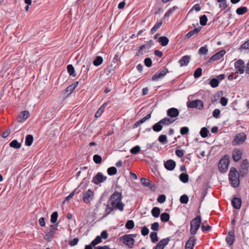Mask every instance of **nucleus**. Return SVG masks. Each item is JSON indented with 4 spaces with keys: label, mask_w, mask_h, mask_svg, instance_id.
I'll return each instance as SVG.
<instances>
[{
    "label": "nucleus",
    "mask_w": 249,
    "mask_h": 249,
    "mask_svg": "<svg viewBox=\"0 0 249 249\" xmlns=\"http://www.w3.org/2000/svg\"><path fill=\"white\" fill-rule=\"evenodd\" d=\"M209 133L208 129L205 127H202L200 131V134L202 138H206L208 136V134Z\"/></svg>",
    "instance_id": "ea45409f"
},
{
    "label": "nucleus",
    "mask_w": 249,
    "mask_h": 249,
    "mask_svg": "<svg viewBox=\"0 0 249 249\" xmlns=\"http://www.w3.org/2000/svg\"><path fill=\"white\" fill-rule=\"evenodd\" d=\"M107 172L109 175L112 176L117 173V170L115 167H110L107 169Z\"/></svg>",
    "instance_id": "37998d69"
},
{
    "label": "nucleus",
    "mask_w": 249,
    "mask_h": 249,
    "mask_svg": "<svg viewBox=\"0 0 249 249\" xmlns=\"http://www.w3.org/2000/svg\"><path fill=\"white\" fill-rule=\"evenodd\" d=\"M208 52V49L207 48V45L205 46L201 47L198 50V53L199 54H207Z\"/></svg>",
    "instance_id": "09e8293b"
},
{
    "label": "nucleus",
    "mask_w": 249,
    "mask_h": 249,
    "mask_svg": "<svg viewBox=\"0 0 249 249\" xmlns=\"http://www.w3.org/2000/svg\"><path fill=\"white\" fill-rule=\"evenodd\" d=\"M238 76V71L235 73H231L228 76V79L230 80H231L233 79H235Z\"/></svg>",
    "instance_id": "774afa93"
},
{
    "label": "nucleus",
    "mask_w": 249,
    "mask_h": 249,
    "mask_svg": "<svg viewBox=\"0 0 249 249\" xmlns=\"http://www.w3.org/2000/svg\"><path fill=\"white\" fill-rule=\"evenodd\" d=\"M158 140L161 143L163 144L166 143L167 142L166 136L165 135H161L159 136Z\"/></svg>",
    "instance_id": "13d9d810"
},
{
    "label": "nucleus",
    "mask_w": 249,
    "mask_h": 249,
    "mask_svg": "<svg viewBox=\"0 0 249 249\" xmlns=\"http://www.w3.org/2000/svg\"><path fill=\"white\" fill-rule=\"evenodd\" d=\"M217 1L220 3L219 7L222 9H225L228 7V5L226 0H217Z\"/></svg>",
    "instance_id": "79ce46f5"
},
{
    "label": "nucleus",
    "mask_w": 249,
    "mask_h": 249,
    "mask_svg": "<svg viewBox=\"0 0 249 249\" xmlns=\"http://www.w3.org/2000/svg\"><path fill=\"white\" fill-rule=\"evenodd\" d=\"M239 178V173L236 169L234 167L231 168L229 174V178L231 185L234 188L238 187L240 184Z\"/></svg>",
    "instance_id": "f03ea898"
},
{
    "label": "nucleus",
    "mask_w": 249,
    "mask_h": 249,
    "mask_svg": "<svg viewBox=\"0 0 249 249\" xmlns=\"http://www.w3.org/2000/svg\"><path fill=\"white\" fill-rule=\"evenodd\" d=\"M208 19L206 15H204L200 17V24L202 26H205L207 22Z\"/></svg>",
    "instance_id": "864d4df0"
},
{
    "label": "nucleus",
    "mask_w": 249,
    "mask_h": 249,
    "mask_svg": "<svg viewBox=\"0 0 249 249\" xmlns=\"http://www.w3.org/2000/svg\"><path fill=\"white\" fill-rule=\"evenodd\" d=\"M244 62L242 59H239L234 63V67L237 70L238 72L240 74L244 73Z\"/></svg>",
    "instance_id": "f8f14e48"
},
{
    "label": "nucleus",
    "mask_w": 249,
    "mask_h": 249,
    "mask_svg": "<svg viewBox=\"0 0 249 249\" xmlns=\"http://www.w3.org/2000/svg\"><path fill=\"white\" fill-rule=\"evenodd\" d=\"M107 104V103H105L103 105L99 108L98 111L96 112L95 117L96 118L99 117L101 116L102 114L104 111V109Z\"/></svg>",
    "instance_id": "a878e982"
},
{
    "label": "nucleus",
    "mask_w": 249,
    "mask_h": 249,
    "mask_svg": "<svg viewBox=\"0 0 249 249\" xmlns=\"http://www.w3.org/2000/svg\"><path fill=\"white\" fill-rule=\"evenodd\" d=\"M202 27L199 26L197 28H195L193 30L189 32L185 36V39H189L191 36H196L198 33L201 31Z\"/></svg>",
    "instance_id": "2eb2a0df"
},
{
    "label": "nucleus",
    "mask_w": 249,
    "mask_h": 249,
    "mask_svg": "<svg viewBox=\"0 0 249 249\" xmlns=\"http://www.w3.org/2000/svg\"><path fill=\"white\" fill-rule=\"evenodd\" d=\"M248 8L247 7L242 6L237 8L236 10L237 14L242 15L247 12Z\"/></svg>",
    "instance_id": "473e14b6"
},
{
    "label": "nucleus",
    "mask_w": 249,
    "mask_h": 249,
    "mask_svg": "<svg viewBox=\"0 0 249 249\" xmlns=\"http://www.w3.org/2000/svg\"><path fill=\"white\" fill-rule=\"evenodd\" d=\"M57 218H58V213L57 212H53L52 215H51V222L53 223V224H54L55 223L57 220Z\"/></svg>",
    "instance_id": "8fccbe9b"
},
{
    "label": "nucleus",
    "mask_w": 249,
    "mask_h": 249,
    "mask_svg": "<svg viewBox=\"0 0 249 249\" xmlns=\"http://www.w3.org/2000/svg\"><path fill=\"white\" fill-rule=\"evenodd\" d=\"M67 70L70 75L72 76L73 77L76 76V74L75 73V70L72 65L70 64L67 66Z\"/></svg>",
    "instance_id": "c756f323"
},
{
    "label": "nucleus",
    "mask_w": 249,
    "mask_h": 249,
    "mask_svg": "<svg viewBox=\"0 0 249 249\" xmlns=\"http://www.w3.org/2000/svg\"><path fill=\"white\" fill-rule=\"evenodd\" d=\"M134 227V222L132 220H128L125 224V227L127 229H132Z\"/></svg>",
    "instance_id": "de8ad7c7"
},
{
    "label": "nucleus",
    "mask_w": 249,
    "mask_h": 249,
    "mask_svg": "<svg viewBox=\"0 0 249 249\" xmlns=\"http://www.w3.org/2000/svg\"><path fill=\"white\" fill-rule=\"evenodd\" d=\"M141 183L142 185L145 187H149L151 188V182L150 180H149L148 179L142 178H141Z\"/></svg>",
    "instance_id": "58836bf2"
},
{
    "label": "nucleus",
    "mask_w": 249,
    "mask_h": 249,
    "mask_svg": "<svg viewBox=\"0 0 249 249\" xmlns=\"http://www.w3.org/2000/svg\"><path fill=\"white\" fill-rule=\"evenodd\" d=\"M166 200V196L164 195H160L158 199V201L160 203H162L165 202Z\"/></svg>",
    "instance_id": "0e129e2a"
},
{
    "label": "nucleus",
    "mask_w": 249,
    "mask_h": 249,
    "mask_svg": "<svg viewBox=\"0 0 249 249\" xmlns=\"http://www.w3.org/2000/svg\"><path fill=\"white\" fill-rule=\"evenodd\" d=\"M123 196L121 193L115 191L110 196L105 210L104 216H106L114 212L115 210L123 212L124 210V204L122 202Z\"/></svg>",
    "instance_id": "f257e3e1"
},
{
    "label": "nucleus",
    "mask_w": 249,
    "mask_h": 249,
    "mask_svg": "<svg viewBox=\"0 0 249 249\" xmlns=\"http://www.w3.org/2000/svg\"><path fill=\"white\" fill-rule=\"evenodd\" d=\"M154 44V42L152 40H150L147 43L145 44H143L140 46L139 51L138 52L139 53L142 54V50L144 48L150 49V47Z\"/></svg>",
    "instance_id": "5701e85b"
},
{
    "label": "nucleus",
    "mask_w": 249,
    "mask_h": 249,
    "mask_svg": "<svg viewBox=\"0 0 249 249\" xmlns=\"http://www.w3.org/2000/svg\"><path fill=\"white\" fill-rule=\"evenodd\" d=\"M79 241V239L77 237L74 238L72 240H71L69 242V245L71 247L74 246L76 245Z\"/></svg>",
    "instance_id": "69168bd1"
},
{
    "label": "nucleus",
    "mask_w": 249,
    "mask_h": 249,
    "mask_svg": "<svg viewBox=\"0 0 249 249\" xmlns=\"http://www.w3.org/2000/svg\"><path fill=\"white\" fill-rule=\"evenodd\" d=\"M29 113L28 111H23L20 112L18 118V122L22 123L25 121L29 116Z\"/></svg>",
    "instance_id": "aec40b11"
},
{
    "label": "nucleus",
    "mask_w": 249,
    "mask_h": 249,
    "mask_svg": "<svg viewBox=\"0 0 249 249\" xmlns=\"http://www.w3.org/2000/svg\"><path fill=\"white\" fill-rule=\"evenodd\" d=\"M170 241L169 238H164L158 243V245L162 248L163 249L168 244L169 242Z\"/></svg>",
    "instance_id": "72a5a7b5"
},
{
    "label": "nucleus",
    "mask_w": 249,
    "mask_h": 249,
    "mask_svg": "<svg viewBox=\"0 0 249 249\" xmlns=\"http://www.w3.org/2000/svg\"><path fill=\"white\" fill-rule=\"evenodd\" d=\"M220 114V110L218 109H215L213 112V116L215 118H218Z\"/></svg>",
    "instance_id": "338daca9"
},
{
    "label": "nucleus",
    "mask_w": 249,
    "mask_h": 249,
    "mask_svg": "<svg viewBox=\"0 0 249 249\" xmlns=\"http://www.w3.org/2000/svg\"><path fill=\"white\" fill-rule=\"evenodd\" d=\"M163 126L161 123H160V121L156 123L153 126L152 129L155 132H160Z\"/></svg>",
    "instance_id": "2f4dec72"
},
{
    "label": "nucleus",
    "mask_w": 249,
    "mask_h": 249,
    "mask_svg": "<svg viewBox=\"0 0 249 249\" xmlns=\"http://www.w3.org/2000/svg\"><path fill=\"white\" fill-rule=\"evenodd\" d=\"M170 215L167 213H163L160 215L161 221L163 222H166L169 220Z\"/></svg>",
    "instance_id": "4c0bfd02"
},
{
    "label": "nucleus",
    "mask_w": 249,
    "mask_h": 249,
    "mask_svg": "<svg viewBox=\"0 0 249 249\" xmlns=\"http://www.w3.org/2000/svg\"><path fill=\"white\" fill-rule=\"evenodd\" d=\"M94 198V193L91 189H89L83 195V200L86 204L89 203Z\"/></svg>",
    "instance_id": "6e6552de"
},
{
    "label": "nucleus",
    "mask_w": 249,
    "mask_h": 249,
    "mask_svg": "<svg viewBox=\"0 0 249 249\" xmlns=\"http://www.w3.org/2000/svg\"><path fill=\"white\" fill-rule=\"evenodd\" d=\"M247 139V136L244 132L238 133L236 134L231 143L233 146L240 145L244 143Z\"/></svg>",
    "instance_id": "20e7f679"
},
{
    "label": "nucleus",
    "mask_w": 249,
    "mask_h": 249,
    "mask_svg": "<svg viewBox=\"0 0 249 249\" xmlns=\"http://www.w3.org/2000/svg\"><path fill=\"white\" fill-rule=\"evenodd\" d=\"M176 120V119L172 120L171 118L165 117L160 121V123H161L162 125H169L172 124Z\"/></svg>",
    "instance_id": "b1692460"
},
{
    "label": "nucleus",
    "mask_w": 249,
    "mask_h": 249,
    "mask_svg": "<svg viewBox=\"0 0 249 249\" xmlns=\"http://www.w3.org/2000/svg\"><path fill=\"white\" fill-rule=\"evenodd\" d=\"M93 160L96 164H101L102 161V159L101 156L96 154L93 156Z\"/></svg>",
    "instance_id": "c03bdc74"
},
{
    "label": "nucleus",
    "mask_w": 249,
    "mask_h": 249,
    "mask_svg": "<svg viewBox=\"0 0 249 249\" xmlns=\"http://www.w3.org/2000/svg\"><path fill=\"white\" fill-rule=\"evenodd\" d=\"M179 179L182 182L186 183L188 182L189 176L188 175L185 173H182L179 176Z\"/></svg>",
    "instance_id": "e433bc0d"
},
{
    "label": "nucleus",
    "mask_w": 249,
    "mask_h": 249,
    "mask_svg": "<svg viewBox=\"0 0 249 249\" xmlns=\"http://www.w3.org/2000/svg\"><path fill=\"white\" fill-rule=\"evenodd\" d=\"M179 114V110L175 107H172L167 110V115L170 118H176Z\"/></svg>",
    "instance_id": "4468645a"
},
{
    "label": "nucleus",
    "mask_w": 249,
    "mask_h": 249,
    "mask_svg": "<svg viewBox=\"0 0 249 249\" xmlns=\"http://www.w3.org/2000/svg\"><path fill=\"white\" fill-rule=\"evenodd\" d=\"M103 58L100 56H97L93 62V64L95 66H98L103 63Z\"/></svg>",
    "instance_id": "c9c22d12"
},
{
    "label": "nucleus",
    "mask_w": 249,
    "mask_h": 249,
    "mask_svg": "<svg viewBox=\"0 0 249 249\" xmlns=\"http://www.w3.org/2000/svg\"><path fill=\"white\" fill-rule=\"evenodd\" d=\"M239 50L240 51H242V50H248L249 51V40L243 43L240 46Z\"/></svg>",
    "instance_id": "4d7b16f0"
},
{
    "label": "nucleus",
    "mask_w": 249,
    "mask_h": 249,
    "mask_svg": "<svg viewBox=\"0 0 249 249\" xmlns=\"http://www.w3.org/2000/svg\"><path fill=\"white\" fill-rule=\"evenodd\" d=\"M158 41L161 46H165L168 44L169 39L166 36H161L159 38Z\"/></svg>",
    "instance_id": "393cba45"
},
{
    "label": "nucleus",
    "mask_w": 249,
    "mask_h": 249,
    "mask_svg": "<svg viewBox=\"0 0 249 249\" xmlns=\"http://www.w3.org/2000/svg\"><path fill=\"white\" fill-rule=\"evenodd\" d=\"M57 226L55 225H51L50 226V229H49V231H48L45 235V239L48 241H51L53 238V235L55 232V231L57 230Z\"/></svg>",
    "instance_id": "9d476101"
},
{
    "label": "nucleus",
    "mask_w": 249,
    "mask_h": 249,
    "mask_svg": "<svg viewBox=\"0 0 249 249\" xmlns=\"http://www.w3.org/2000/svg\"><path fill=\"white\" fill-rule=\"evenodd\" d=\"M187 106L189 108H196L201 110L203 108V102L200 100H196L188 102Z\"/></svg>",
    "instance_id": "0eeeda50"
},
{
    "label": "nucleus",
    "mask_w": 249,
    "mask_h": 249,
    "mask_svg": "<svg viewBox=\"0 0 249 249\" xmlns=\"http://www.w3.org/2000/svg\"><path fill=\"white\" fill-rule=\"evenodd\" d=\"M131 236L132 235L125 234L121 237V240H122L123 243L130 249L133 248L135 243V240L131 237Z\"/></svg>",
    "instance_id": "423d86ee"
},
{
    "label": "nucleus",
    "mask_w": 249,
    "mask_h": 249,
    "mask_svg": "<svg viewBox=\"0 0 249 249\" xmlns=\"http://www.w3.org/2000/svg\"><path fill=\"white\" fill-rule=\"evenodd\" d=\"M242 203L241 199L238 197H234L231 200V204L234 208L239 209Z\"/></svg>",
    "instance_id": "412c9836"
},
{
    "label": "nucleus",
    "mask_w": 249,
    "mask_h": 249,
    "mask_svg": "<svg viewBox=\"0 0 249 249\" xmlns=\"http://www.w3.org/2000/svg\"><path fill=\"white\" fill-rule=\"evenodd\" d=\"M235 234L233 231H230L228 232V236L226 237V241L228 245H232L234 241Z\"/></svg>",
    "instance_id": "f3484780"
},
{
    "label": "nucleus",
    "mask_w": 249,
    "mask_h": 249,
    "mask_svg": "<svg viewBox=\"0 0 249 249\" xmlns=\"http://www.w3.org/2000/svg\"><path fill=\"white\" fill-rule=\"evenodd\" d=\"M141 150V147L139 145H136L134 146V147L132 148L130 152L132 154H138Z\"/></svg>",
    "instance_id": "49530a36"
},
{
    "label": "nucleus",
    "mask_w": 249,
    "mask_h": 249,
    "mask_svg": "<svg viewBox=\"0 0 249 249\" xmlns=\"http://www.w3.org/2000/svg\"><path fill=\"white\" fill-rule=\"evenodd\" d=\"M191 60V57L189 55L183 56L179 60V63L181 67L187 66Z\"/></svg>",
    "instance_id": "4be33fe9"
},
{
    "label": "nucleus",
    "mask_w": 249,
    "mask_h": 249,
    "mask_svg": "<svg viewBox=\"0 0 249 249\" xmlns=\"http://www.w3.org/2000/svg\"><path fill=\"white\" fill-rule=\"evenodd\" d=\"M107 177L104 176L102 173L98 172L93 178L92 182L95 184L98 185L106 180Z\"/></svg>",
    "instance_id": "1a4fd4ad"
},
{
    "label": "nucleus",
    "mask_w": 249,
    "mask_h": 249,
    "mask_svg": "<svg viewBox=\"0 0 249 249\" xmlns=\"http://www.w3.org/2000/svg\"><path fill=\"white\" fill-rule=\"evenodd\" d=\"M168 72V70L164 67L162 70L158 71L152 77L153 81H157L160 78L164 76Z\"/></svg>",
    "instance_id": "9b49d317"
},
{
    "label": "nucleus",
    "mask_w": 249,
    "mask_h": 249,
    "mask_svg": "<svg viewBox=\"0 0 249 249\" xmlns=\"http://www.w3.org/2000/svg\"><path fill=\"white\" fill-rule=\"evenodd\" d=\"M160 209L157 207H154L151 211L152 214L155 217H159L160 215Z\"/></svg>",
    "instance_id": "f704fd0d"
},
{
    "label": "nucleus",
    "mask_w": 249,
    "mask_h": 249,
    "mask_svg": "<svg viewBox=\"0 0 249 249\" xmlns=\"http://www.w3.org/2000/svg\"><path fill=\"white\" fill-rule=\"evenodd\" d=\"M34 140L33 136L32 135H28L25 138V145L30 146L32 145Z\"/></svg>",
    "instance_id": "c85d7f7f"
},
{
    "label": "nucleus",
    "mask_w": 249,
    "mask_h": 249,
    "mask_svg": "<svg viewBox=\"0 0 249 249\" xmlns=\"http://www.w3.org/2000/svg\"><path fill=\"white\" fill-rule=\"evenodd\" d=\"M226 53V51L224 50H221L218 52L213 54L208 60L209 62H212L213 61L219 60L221 59L224 55Z\"/></svg>",
    "instance_id": "ddd939ff"
},
{
    "label": "nucleus",
    "mask_w": 249,
    "mask_h": 249,
    "mask_svg": "<svg viewBox=\"0 0 249 249\" xmlns=\"http://www.w3.org/2000/svg\"><path fill=\"white\" fill-rule=\"evenodd\" d=\"M178 7L176 6H174L173 8H170L165 14L164 17H168L170 14L173 12L174 11L177 9Z\"/></svg>",
    "instance_id": "5fc2aeb1"
},
{
    "label": "nucleus",
    "mask_w": 249,
    "mask_h": 249,
    "mask_svg": "<svg viewBox=\"0 0 249 249\" xmlns=\"http://www.w3.org/2000/svg\"><path fill=\"white\" fill-rule=\"evenodd\" d=\"M86 64V65H84L82 66L81 70L84 71L86 72V73H87L89 70L91 64L89 61L87 62Z\"/></svg>",
    "instance_id": "3c124183"
},
{
    "label": "nucleus",
    "mask_w": 249,
    "mask_h": 249,
    "mask_svg": "<svg viewBox=\"0 0 249 249\" xmlns=\"http://www.w3.org/2000/svg\"><path fill=\"white\" fill-rule=\"evenodd\" d=\"M201 222V216L197 215L196 217L192 219L190 222L191 229L190 233L194 235L196 233L199 229Z\"/></svg>",
    "instance_id": "7ed1b4c3"
},
{
    "label": "nucleus",
    "mask_w": 249,
    "mask_h": 249,
    "mask_svg": "<svg viewBox=\"0 0 249 249\" xmlns=\"http://www.w3.org/2000/svg\"><path fill=\"white\" fill-rule=\"evenodd\" d=\"M162 21L161 20L158 21L152 27L151 30V33L153 34L155 33L162 25Z\"/></svg>",
    "instance_id": "7c9ffc66"
},
{
    "label": "nucleus",
    "mask_w": 249,
    "mask_h": 249,
    "mask_svg": "<svg viewBox=\"0 0 249 249\" xmlns=\"http://www.w3.org/2000/svg\"><path fill=\"white\" fill-rule=\"evenodd\" d=\"M202 74V69L200 68H197L194 72V76L195 78L199 77Z\"/></svg>",
    "instance_id": "6e6d98bb"
},
{
    "label": "nucleus",
    "mask_w": 249,
    "mask_h": 249,
    "mask_svg": "<svg viewBox=\"0 0 249 249\" xmlns=\"http://www.w3.org/2000/svg\"><path fill=\"white\" fill-rule=\"evenodd\" d=\"M78 85V82H75L74 83L68 86L66 89V92H69V94L72 93L74 89L77 87Z\"/></svg>",
    "instance_id": "bb28decb"
},
{
    "label": "nucleus",
    "mask_w": 249,
    "mask_h": 249,
    "mask_svg": "<svg viewBox=\"0 0 249 249\" xmlns=\"http://www.w3.org/2000/svg\"><path fill=\"white\" fill-rule=\"evenodd\" d=\"M165 168L169 171H172L176 166V162L172 160H169L164 162Z\"/></svg>",
    "instance_id": "6ab92c4d"
},
{
    "label": "nucleus",
    "mask_w": 249,
    "mask_h": 249,
    "mask_svg": "<svg viewBox=\"0 0 249 249\" xmlns=\"http://www.w3.org/2000/svg\"><path fill=\"white\" fill-rule=\"evenodd\" d=\"M10 147L15 149H19L21 147V144L17 140L12 141L9 144Z\"/></svg>",
    "instance_id": "cd10ccee"
},
{
    "label": "nucleus",
    "mask_w": 249,
    "mask_h": 249,
    "mask_svg": "<svg viewBox=\"0 0 249 249\" xmlns=\"http://www.w3.org/2000/svg\"><path fill=\"white\" fill-rule=\"evenodd\" d=\"M160 225L158 222H154L152 224L151 229L154 231H158L159 230Z\"/></svg>",
    "instance_id": "e2e57ef3"
},
{
    "label": "nucleus",
    "mask_w": 249,
    "mask_h": 249,
    "mask_svg": "<svg viewBox=\"0 0 249 249\" xmlns=\"http://www.w3.org/2000/svg\"><path fill=\"white\" fill-rule=\"evenodd\" d=\"M150 237L151 242L154 243L157 242L159 240L158 236H157V233L156 232H151L150 235Z\"/></svg>",
    "instance_id": "a19ab883"
},
{
    "label": "nucleus",
    "mask_w": 249,
    "mask_h": 249,
    "mask_svg": "<svg viewBox=\"0 0 249 249\" xmlns=\"http://www.w3.org/2000/svg\"><path fill=\"white\" fill-rule=\"evenodd\" d=\"M230 163V157L228 155H225L219 162L218 167L221 172H225L228 170V165Z\"/></svg>",
    "instance_id": "39448f33"
},
{
    "label": "nucleus",
    "mask_w": 249,
    "mask_h": 249,
    "mask_svg": "<svg viewBox=\"0 0 249 249\" xmlns=\"http://www.w3.org/2000/svg\"><path fill=\"white\" fill-rule=\"evenodd\" d=\"M196 239L194 236H191L185 244V249H193Z\"/></svg>",
    "instance_id": "a211bd4d"
},
{
    "label": "nucleus",
    "mask_w": 249,
    "mask_h": 249,
    "mask_svg": "<svg viewBox=\"0 0 249 249\" xmlns=\"http://www.w3.org/2000/svg\"><path fill=\"white\" fill-rule=\"evenodd\" d=\"M145 65L147 67H150L151 66L152 64V60L150 58L147 57L145 58L144 60Z\"/></svg>",
    "instance_id": "680f3d73"
},
{
    "label": "nucleus",
    "mask_w": 249,
    "mask_h": 249,
    "mask_svg": "<svg viewBox=\"0 0 249 249\" xmlns=\"http://www.w3.org/2000/svg\"><path fill=\"white\" fill-rule=\"evenodd\" d=\"M149 229L146 226H144L141 230V233L143 236H146L149 233Z\"/></svg>",
    "instance_id": "052dcab7"
},
{
    "label": "nucleus",
    "mask_w": 249,
    "mask_h": 249,
    "mask_svg": "<svg viewBox=\"0 0 249 249\" xmlns=\"http://www.w3.org/2000/svg\"><path fill=\"white\" fill-rule=\"evenodd\" d=\"M242 152L241 150L236 149L233 150L232 157L234 161L237 162L242 158Z\"/></svg>",
    "instance_id": "dca6fc26"
},
{
    "label": "nucleus",
    "mask_w": 249,
    "mask_h": 249,
    "mask_svg": "<svg viewBox=\"0 0 249 249\" xmlns=\"http://www.w3.org/2000/svg\"><path fill=\"white\" fill-rule=\"evenodd\" d=\"M219 82L217 78H213L210 81V85L212 88H216L219 85Z\"/></svg>",
    "instance_id": "a18cd8bd"
},
{
    "label": "nucleus",
    "mask_w": 249,
    "mask_h": 249,
    "mask_svg": "<svg viewBox=\"0 0 249 249\" xmlns=\"http://www.w3.org/2000/svg\"><path fill=\"white\" fill-rule=\"evenodd\" d=\"M179 200L182 204H187L189 201L188 196L186 195H183L180 196Z\"/></svg>",
    "instance_id": "603ef678"
},
{
    "label": "nucleus",
    "mask_w": 249,
    "mask_h": 249,
    "mask_svg": "<svg viewBox=\"0 0 249 249\" xmlns=\"http://www.w3.org/2000/svg\"><path fill=\"white\" fill-rule=\"evenodd\" d=\"M189 129L187 126L182 127L180 129V133L182 135H184L188 133Z\"/></svg>",
    "instance_id": "bf43d9fd"
}]
</instances>
